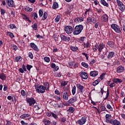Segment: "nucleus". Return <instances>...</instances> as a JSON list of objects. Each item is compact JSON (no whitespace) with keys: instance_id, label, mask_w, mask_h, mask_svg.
I'll list each match as a JSON object with an SVG mask.
<instances>
[{"instance_id":"20e7f679","label":"nucleus","mask_w":125,"mask_h":125,"mask_svg":"<svg viewBox=\"0 0 125 125\" xmlns=\"http://www.w3.org/2000/svg\"><path fill=\"white\" fill-rule=\"evenodd\" d=\"M116 1L120 10L122 11V12L125 11V5L124 4L123 2L121 1L120 0H116Z\"/></svg>"},{"instance_id":"13d9d810","label":"nucleus","mask_w":125,"mask_h":125,"mask_svg":"<svg viewBox=\"0 0 125 125\" xmlns=\"http://www.w3.org/2000/svg\"><path fill=\"white\" fill-rule=\"evenodd\" d=\"M0 12H1V15H3L5 13V10H4L3 8H1Z\"/></svg>"},{"instance_id":"393cba45","label":"nucleus","mask_w":125,"mask_h":125,"mask_svg":"<svg viewBox=\"0 0 125 125\" xmlns=\"http://www.w3.org/2000/svg\"><path fill=\"white\" fill-rule=\"evenodd\" d=\"M7 36H8V37H10V39H13L14 38H15V36L11 32L8 31L6 32Z\"/></svg>"},{"instance_id":"6e6d98bb","label":"nucleus","mask_w":125,"mask_h":125,"mask_svg":"<svg viewBox=\"0 0 125 125\" xmlns=\"http://www.w3.org/2000/svg\"><path fill=\"white\" fill-rule=\"evenodd\" d=\"M109 89H107V90L106 91V97L104 98V100H106V99H108V97H109Z\"/></svg>"},{"instance_id":"864d4df0","label":"nucleus","mask_w":125,"mask_h":125,"mask_svg":"<svg viewBox=\"0 0 125 125\" xmlns=\"http://www.w3.org/2000/svg\"><path fill=\"white\" fill-rule=\"evenodd\" d=\"M100 109L101 110V111H107L106 110L107 109V108H106V106H105V105H102L100 107Z\"/></svg>"},{"instance_id":"1a4fd4ad","label":"nucleus","mask_w":125,"mask_h":125,"mask_svg":"<svg viewBox=\"0 0 125 125\" xmlns=\"http://www.w3.org/2000/svg\"><path fill=\"white\" fill-rule=\"evenodd\" d=\"M6 3L9 7H14L15 6L13 0H6Z\"/></svg>"},{"instance_id":"8fccbe9b","label":"nucleus","mask_w":125,"mask_h":125,"mask_svg":"<svg viewBox=\"0 0 125 125\" xmlns=\"http://www.w3.org/2000/svg\"><path fill=\"white\" fill-rule=\"evenodd\" d=\"M70 49H71V50H72L73 51H77V50L78 49V47H75L74 46H71Z\"/></svg>"},{"instance_id":"774afa93","label":"nucleus","mask_w":125,"mask_h":125,"mask_svg":"<svg viewBox=\"0 0 125 125\" xmlns=\"http://www.w3.org/2000/svg\"><path fill=\"white\" fill-rule=\"evenodd\" d=\"M19 71L20 73H21V74H23L24 73V70L23 69L20 68L19 69Z\"/></svg>"},{"instance_id":"6ab92c4d","label":"nucleus","mask_w":125,"mask_h":125,"mask_svg":"<svg viewBox=\"0 0 125 125\" xmlns=\"http://www.w3.org/2000/svg\"><path fill=\"white\" fill-rule=\"evenodd\" d=\"M125 70V68L122 66H119L117 68V73H122L123 71Z\"/></svg>"},{"instance_id":"c85d7f7f","label":"nucleus","mask_w":125,"mask_h":125,"mask_svg":"<svg viewBox=\"0 0 125 125\" xmlns=\"http://www.w3.org/2000/svg\"><path fill=\"white\" fill-rule=\"evenodd\" d=\"M47 15L48 14L46 12H44L43 14V17L42 18V21H44V20H45L46 18H47Z\"/></svg>"},{"instance_id":"9b49d317","label":"nucleus","mask_w":125,"mask_h":125,"mask_svg":"<svg viewBox=\"0 0 125 125\" xmlns=\"http://www.w3.org/2000/svg\"><path fill=\"white\" fill-rule=\"evenodd\" d=\"M50 66L51 68H52V69H54L53 72H56V71H58V70H59V66H56L54 63H52L50 65Z\"/></svg>"},{"instance_id":"e433bc0d","label":"nucleus","mask_w":125,"mask_h":125,"mask_svg":"<svg viewBox=\"0 0 125 125\" xmlns=\"http://www.w3.org/2000/svg\"><path fill=\"white\" fill-rule=\"evenodd\" d=\"M21 93L22 97H26V96H27V94L26 93V92L24 90H21Z\"/></svg>"},{"instance_id":"4be33fe9","label":"nucleus","mask_w":125,"mask_h":125,"mask_svg":"<svg viewBox=\"0 0 125 125\" xmlns=\"http://www.w3.org/2000/svg\"><path fill=\"white\" fill-rule=\"evenodd\" d=\"M7 98L8 100H12V102H14V101L16 102V98L14 96H8L7 97Z\"/></svg>"},{"instance_id":"4468645a","label":"nucleus","mask_w":125,"mask_h":125,"mask_svg":"<svg viewBox=\"0 0 125 125\" xmlns=\"http://www.w3.org/2000/svg\"><path fill=\"white\" fill-rule=\"evenodd\" d=\"M21 17L23 20H26V21H27V22H29V23H31L32 21L30 20V19H29V17H28L26 15L24 14H21Z\"/></svg>"},{"instance_id":"5701e85b","label":"nucleus","mask_w":125,"mask_h":125,"mask_svg":"<svg viewBox=\"0 0 125 125\" xmlns=\"http://www.w3.org/2000/svg\"><path fill=\"white\" fill-rule=\"evenodd\" d=\"M0 79L2 81H5L6 80V75L3 73H0Z\"/></svg>"},{"instance_id":"052dcab7","label":"nucleus","mask_w":125,"mask_h":125,"mask_svg":"<svg viewBox=\"0 0 125 125\" xmlns=\"http://www.w3.org/2000/svg\"><path fill=\"white\" fill-rule=\"evenodd\" d=\"M51 115H52V117H53V118H54L55 119H57V118H58L57 115L53 112L51 113Z\"/></svg>"},{"instance_id":"a18cd8bd","label":"nucleus","mask_w":125,"mask_h":125,"mask_svg":"<svg viewBox=\"0 0 125 125\" xmlns=\"http://www.w3.org/2000/svg\"><path fill=\"white\" fill-rule=\"evenodd\" d=\"M12 47L15 51H16L18 49V47H17V45H15V44H13L12 45Z\"/></svg>"},{"instance_id":"ddd939ff","label":"nucleus","mask_w":125,"mask_h":125,"mask_svg":"<svg viewBox=\"0 0 125 125\" xmlns=\"http://www.w3.org/2000/svg\"><path fill=\"white\" fill-rule=\"evenodd\" d=\"M80 75L82 79H83V80H87V78H88V76H87V73H86V72H81Z\"/></svg>"},{"instance_id":"bf43d9fd","label":"nucleus","mask_w":125,"mask_h":125,"mask_svg":"<svg viewBox=\"0 0 125 125\" xmlns=\"http://www.w3.org/2000/svg\"><path fill=\"white\" fill-rule=\"evenodd\" d=\"M74 21L76 22V23H79V22H81L80 21V18H76L74 19Z\"/></svg>"},{"instance_id":"49530a36","label":"nucleus","mask_w":125,"mask_h":125,"mask_svg":"<svg viewBox=\"0 0 125 125\" xmlns=\"http://www.w3.org/2000/svg\"><path fill=\"white\" fill-rule=\"evenodd\" d=\"M28 57L30 58V59H34V56L33 55L32 52H29L28 54Z\"/></svg>"},{"instance_id":"c756f323","label":"nucleus","mask_w":125,"mask_h":125,"mask_svg":"<svg viewBox=\"0 0 125 125\" xmlns=\"http://www.w3.org/2000/svg\"><path fill=\"white\" fill-rule=\"evenodd\" d=\"M114 55H115V53L114 52H109L107 56V59H110V58H112Z\"/></svg>"},{"instance_id":"de8ad7c7","label":"nucleus","mask_w":125,"mask_h":125,"mask_svg":"<svg viewBox=\"0 0 125 125\" xmlns=\"http://www.w3.org/2000/svg\"><path fill=\"white\" fill-rule=\"evenodd\" d=\"M76 86H74L73 88H72V93L73 95H75V94H76Z\"/></svg>"},{"instance_id":"37998d69","label":"nucleus","mask_w":125,"mask_h":125,"mask_svg":"<svg viewBox=\"0 0 125 125\" xmlns=\"http://www.w3.org/2000/svg\"><path fill=\"white\" fill-rule=\"evenodd\" d=\"M39 14L40 17H42V15H43V11H42V9L39 10Z\"/></svg>"},{"instance_id":"c03bdc74","label":"nucleus","mask_w":125,"mask_h":125,"mask_svg":"<svg viewBox=\"0 0 125 125\" xmlns=\"http://www.w3.org/2000/svg\"><path fill=\"white\" fill-rule=\"evenodd\" d=\"M68 112H70V113H73L75 111V108L73 107H70L68 109Z\"/></svg>"},{"instance_id":"39448f33","label":"nucleus","mask_w":125,"mask_h":125,"mask_svg":"<svg viewBox=\"0 0 125 125\" xmlns=\"http://www.w3.org/2000/svg\"><path fill=\"white\" fill-rule=\"evenodd\" d=\"M86 119H87V117L85 116L82 117L81 119L77 121L76 122V124H78V125H84L85 124V122H86Z\"/></svg>"},{"instance_id":"b1692460","label":"nucleus","mask_w":125,"mask_h":125,"mask_svg":"<svg viewBox=\"0 0 125 125\" xmlns=\"http://www.w3.org/2000/svg\"><path fill=\"white\" fill-rule=\"evenodd\" d=\"M107 44L109 47L113 48L114 46H115V42H114L113 41H108Z\"/></svg>"},{"instance_id":"bb28decb","label":"nucleus","mask_w":125,"mask_h":125,"mask_svg":"<svg viewBox=\"0 0 125 125\" xmlns=\"http://www.w3.org/2000/svg\"><path fill=\"white\" fill-rule=\"evenodd\" d=\"M29 117H30V114L25 113L21 115L20 118H21V119H25L26 118H29Z\"/></svg>"},{"instance_id":"f3484780","label":"nucleus","mask_w":125,"mask_h":125,"mask_svg":"<svg viewBox=\"0 0 125 125\" xmlns=\"http://www.w3.org/2000/svg\"><path fill=\"white\" fill-rule=\"evenodd\" d=\"M78 99V97L74 96L71 99H70L69 100H68L69 103H70V104H72V103H74V102H76Z\"/></svg>"},{"instance_id":"423d86ee","label":"nucleus","mask_w":125,"mask_h":125,"mask_svg":"<svg viewBox=\"0 0 125 125\" xmlns=\"http://www.w3.org/2000/svg\"><path fill=\"white\" fill-rule=\"evenodd\" d=\"M64 30L66 33V34H72L73 33V31H74V29H73V27L72 26L68 25L66 26L64 28Z\"/></svg>"},{"instance_id":"6e6552de","label":"nucleus","mask_w":125,"mask_h":125,"mask_svg":"<svg viewBox=\"0 0 125 125\" xmlns=\"http://www.w3.org/2000/svg\"><path fill=\"white\" fill-rule=\"evenodd\" d=\"M111 27L116 33H121V29H120V27L117 24H113L111 25Z\"/></svg>"},{"instance_id":"dca6fc26","label":"nucleus","mask_w":125,"mask_h":125,"mask_svg":"<svg viewBox=\"0 0 125 125\" xmlns=\"http://www.w3.org/2000/svg\"><path fill=\"white\" fill-rule=\"evenodd\" d=\"M104 47H105V44H104L103 43H100L98 46V51L102 52Z\"/></svg>"},{"instance_id":"c9c22d12","label":"nucleus","mask_w":125,"mask_h":125,"mask_svg":"<svg viewBox=\"0 0 125 125\" xmlns=\"http://www.w3.org/2000/svg\"><path fill=\"white\" fill-rule=\"evenodd\" d=\"M34 110H35V111H39V110H40V109H41V105H40L39 104H36V105H34Z\"/></svg>"},{"instance_id":"cd10ccee","label":"nucleus","mask_w":125,"mask_h":125,"mask_svg":"<svg viewBox=\"0 0 125 125\" xmlns=\"http://www.w3.org/2000/svg\"><path fill=\"white\" fill-rule=\"evenodd\" d=\"M101 3H102V4H103V5H104V6H106V7H109V4H108V3H107V2H106V1H105V0H101Z\"/></svg>"},{"instance_id":"4c0bfd02","label":"nucleus","mask_w":125,"mask_h":125,"mask_svg":"<svg viewBox=\"0 0 125 125\" xmlns=\"http://www.w3.org/2000/svg\"><path fill=\"white\" fill-rule=\"evenodd\" d=\"M44 125H50V121L47 120V119H45L43 121Z\"/></svg>"},{"instance_id":"412c9836","label":"nucleus","mask_w":125,"mask_h":125,"mask_svg":"<svg viewBox=\"0 0 125 125\" xmlns=\"http://www.w3.org/2000/svg\"><path fill=\"white\" fill-rule=\"evenodd\" d=\"M98 75V71H92L90 72V76L91 77H96Z\"/></svg>"},{"instance_id":"72a5a7b5","label":"nucleus","mask_w":125,"mask_h":125,"mask_svg":"<svg viewBox=\"0 0 125 125\" xmlns=\"http://www.w3.org/2000/svg\"><path fill=\"white\" fill-rule=\"evenodd\" d=\"M70 40H71V39H70V37H65L64 35L63 36V41H64V42H70Z\"/></svg>"},{"instance_id":"a878e982","label":"nucleus","mask_w":125,"mask_h":125,"mask_svg":"<svg viewBox=\"0 0 125 125\" xmlns=\"http://www.w3.org/2000/svg\"><path fill=\"white\" fill-rule=\"evenodd\" d=\"M59 5L58 4V3L56 1L54 2L52 8L53 9H56L57 8H58Z\"/></svg>"},{"instance_id":"0e129e2a","label":"nucleus","mask_w":125,"mask_h":125,"mask_svg":"<svg viewBox=\"0 0 125 125\" xmlns=\"http://www.w3.org/2000/svg\"><path fill=\"white\" fill-rule=\"evenodd\" d=\"M22 68L24 72H27V69L26 68V66H25V64H23L22 65Z\"/></svg>"},{"instance_id":"0eeeda50","label":"nucleus","mask_w":125,"mask_h":125,"mask_svg":"<svg viewBox=\"0 0 125 125\" xmlns=\"http://www.w3.org/2000/svg\"><path fill=\"white\" fill-rule=\"evenodd\" d=\"M30 46L34 51H36V52H39L40 51V49L36 44L34 42H31L30 43Z\"/></svg>"},{"instance_id":"ea45409f","label":"nucleus","mask_w":125,"mask_h":125,"mask_svg":"<svg viewBox=\"0 0 125 125\" xmlns=\"http://www.w3.org/2000/svg\"><path fill=\"white\" fill-rule=\"evenodd\" d=\"M21 60H22V57L19 56H17L15 58V60L16 61V62H19V61Z\"/></svg>"},{"instance_id":"a211bd4d","label":"nucleus","mask_w":125,"mask_h":125,"mask_svg":"<svg viewBox=\"0 0 125 125\" xmlns=\"http://www.w3.org/2000/svg\"><path fill=\"white\" fill-rule=\"evenodd\" d=\"M101 19L103 22H107L108 21V16L106 14H104L102 16Z\"/></svg>"},{"instance_id":"338daca9","label":"nucleus","mask_w":125,"mask_h":125,"mask_svg":"<svg viewBox=\"0 0 125 125\" xmlns=\"http://www.w3.org/2000/svg\"><path fill=\"white\" fill-rule=\"evenodd\" d=\"M55 93L57 95H59L60 94V92H59L57 89L55 90Z\"/></svg>"},{"instance_id":"69168bd1","label":"nucleus","mask_w":125,"mask_h":125,"mask_svg":"<svg viewBox=\"0 0 125 125\" xmlns=\"http://www.w3.org/2000/svg\"><path fill=\"white\" fill-rule=\"evenodd\" d=\"M53 98H55L56 100H60V97L56 95L53 96Z\"/></svg>"},{"instance_id":"79ce46f5","label":"nucleus","mask_w":125,"mask_h":125,"mask_svg":"<svg viewBox=\"0 0 125 125\" xmlns=\"http://www.w3.org/2000/svg\"><path fill=\"white\" fill-rule=\"evenodd\" d=\"M25 11H27V12H31L33 11V9L32 8H30L29 7H26L25 8Z\"/></svg>"},{"instance_id":"680f3d73","label":"nucleus","mask_w":125,"mask_h":125,"mask_svg":"<svg viewBox=\"0 0 125 125\" xmlns=\"http://www.w3.org/2000/svg\"><path fill=\"white\" fill-rule=\"evenodd\" d=\"M60 20V16H57L55 19L56 22H59V21Z\"/></svg>"},{"instance_id":"2eb2a0df","label":"nucleus","mask_w":125,"mask_h":125,"mask_svg":"<svg viewBox=\"0 0 125 125\" xmlns=\"http://www.w3.org/2000/svg\"><path fill=\"white\" fill-rule=\"evenodd\" d=\"M105 122L111 124V122H112V119H111V115L110 114H106L105 115Z\"/></svg>"},{"instance_id":"aec40b11","label":"nucleus","mask_w":125,"mask_h":125,"mask_svg":"<svg viewBox=\"0 0 125 125\" xmlns=\"http://www.w3.org/2000/svg\"><path fill=\"white\" fill-rule=\"evenodd\" d=\"M76 86L77 88H79V89H80V92H81V93H83V90L84 88V87H83V85H81L80 83L77 84L76 85Z\"/></svg>"},{"instance_id":"2f4dec72","label":"nucleus","mask_w":125,"mask_h":125,"mask_svg":"<svg viewBox=\"0 0 125 125\" xmlns=\"http://www.w3.org/2000/svg\"><path fill=\"white\" fill-rule=\"evenodd\" d=\"M32 17H33L34 20H37L38 19V14L36 12H34L31 14Z\"/></svg>"},{"instance_id":"f704fd0d","label":"nucleus","mask_w":125,"mask_h":125,"mask_svg":"<svg viewBox=\"0 0 125 125\" xmlns=\"http://www.w3.org/2000/svg\"><path fill=\"white\" fill-rule=\"evenodd\" d=\"M32 29L34 30V31H37V29H38V23H35L31 26Z\"/></svg>"},{"instance_id":"a19ab883","label":"nucleus","mask_w":125,"mask_h":125,"mask_svg":"<svg viewBox=\"0 0 125 125\" xmlns=\"http://www.w3.org/2000/svg\"><path fill=\"white\" fill-rule=\"evenodd\" d=\"M44 61L47 63H49L50 62V58L48 57H44Z\"/></svg>"},{"instance_id":"f03ea898","label":"nucleus","mask_w":125,"mask_h":125,"mask_svg":"<svg viewBox=\"0 0 125 125\" xmlns=\"http://www.w3.org/2000/svg\"><path fill=\"white\" fill-rule=\"evenodd\" d=\"M83 29V25L80 24L77 25L74 28V31L73 32L74 35H79V34H81V33H82V31Z\"/></svg>"},{"instance_id":"9d476101","label":"nucleus","mask_w":125,"mask_h":125,"mask_svg":"<svg viewBox=\"0 0 125 125\" xmlns=\"http://www.w3.org/2000/svg\"><path fill=\"white\" fill-rule=\"evenodd\" d=\"M63 99L65 100H68L69 99V95H68V92H69V89H67L65 90V88H63Z\"/></svg>"},{"instance_id":"473e14b6","label":"nucleus","mask_w":125,"mask_h":125,"mask_svg":"<svg viewBox=\"0 0 125 125\" xmlns=\"http://www.w3.org/2000/svg\"><path fill=\"white\" fill-rule=\"evenodd\" d=\"M100 83V79H98L97 80L95 81V82L93 83V85L94 86H96V85H97V84H98Z\"/></svg>"},{"instance_id":"58836bf2","label":"nucleus","mask_w":125,"mask_h":125,"mask_svg":"<svg viewBox=\"0 0 125 125\" xmlns=\"http://www.w3.org/2000/svg\"><path fill=\"white\" fill-rule=\"evenodd\" d=\"M9 27L12 29L13 30V29H17V27H16V25H15L14 24L11 23L9 25Z\"/></svg>"},{"instance_id":"09e8293b","label":"nucleus","mask_w":125,"mask_h":125,"mask_svg":"<svg viewBox=\"0 0 125 125\" xmlns=\"http://www.w3.org/2000/svg\"><path fill=\"white\" fill-rule=\"evenodd\" d=\"M81 65L84 68H88V64L85 62H82Z\"/></svg>"},{"instance_id":"7ed1b4c3","label":"nucleus","mask_w":125,"mask_h":125,"mask_svg":"<svg viewBox=\"0 0 125 125\" xmlns=\"http://www.w3.org/2000/svg\"><path fill=\"white\" fill-rule=\"evenodd\" d=\"M26 103H28L29 104V106H33V105H35V104L36 103L37 101L33 98H26Z\"/></svg>"},{"instance_id":"3c124183","label":"nucleus","mask_w":125,"mask_h":125,"mask_svg":"<svg viewBox=\"0 0 125 125\" xmlns=\"http://www.w3.org/2000/svg\"><path fill=\"white\" fill-rule=\"evenodd\" d=\"M26 69L28 71H30L31 68H33V66L32 65L27 64L26 65Z\"/></svg>"},{"instance_id":"5fc2aeb1","label":"nucleus","mask_w":125,"mask_h":125,"mask_svg":"<svg viewBox=\"0 0 125 125\" xmlns=\"http://www.w3.org/2000/svg\"><path fill=\"white\" fill-rule=\"evenodd\" d=\"M91 18V22L93 23L94 24H95L96 23V19L95 18L92 17Z\"/></svg>"},{"instance_id":"603ef678","label":"nucleus","mask_w":125,"mask_h":125,"mask_svg":"<svg viewBox=\"0 0 125 125\" xmlns=\"http://www.w3.org/2000/svg\"><path fill=\"white\" fill-rule=\"evenodd\" d=\"M106 108L109 109L110 111H113V107H112V106H111L110 104H107L106 105Z\"/></svg>"},{"instance_id":"f8f14e48","label":"nucleus","mask_w":125,"mask_h":125,"mask_svg":"<svg viewBox=\"0 0 125 125\" xmlns=\"http://www.w3.org/2000/svg\"><path fill=\"white\" fill-rule=\"evenodd\" d=\"M111 125H121V123L120 121H118V120H113L112 119V121L110 122Z\"/></svg>"},{"instance_id":"7c9ffc66","label":"nucleus","mask_w":125,"mask_h":125,"mask_svg":"<svg viewBox=\"0 0 125 125\" xmlns=\"http://www.w3.org/2000/svg\"><path fill=\"white\" fill-rule=\"evenodd\" d=\"M113 82L115 83H120L123 82V80L120 79H115L113 80Z\"/></svg>"},{"instance_id":"f257e3e1","label":"nucleus","mask_w":125,"mask_h":125,"mask_svg":"<svg viewBox=\"0 0 125 125\" xmlns=\"http://www.w3.org/2000/svg\"><path fill=\"white\" fill-rule=\"evenodd\" d=\"M36 91L38 93H44L45 92V88L42 85H39V84H35L34 85Z\"/></svg>"},{"instance_id":"e2e57ef3","label":"nucleus","mask_w":125,"mask_h":125,"mask_svg":"<svg viewBox=\"0 0 125 125\" xmlns=\"http://www.w3.org/2000/svg\"><path fill=\"white\" fill-rule=\"evenodd\" d=\"M3 87H4L3 89V91H6V90H7V85L4 84Z\"/></svg>"},{"instance_id":"4d7b16f0","label":"nucleus","mask_w":125,"mask_h":125,"mask_svg":"<svg viewBox=\"0 0 125 125\" xmlns=\"http://www.w3.org/2000/svg\"><path fill=\"white\" fill-rule=\"evenodd\" d=\"M44 87L45 88L46 87H48V86H49V83H48V82H45L43 83Z\"/></svg>"}]
</instances>
